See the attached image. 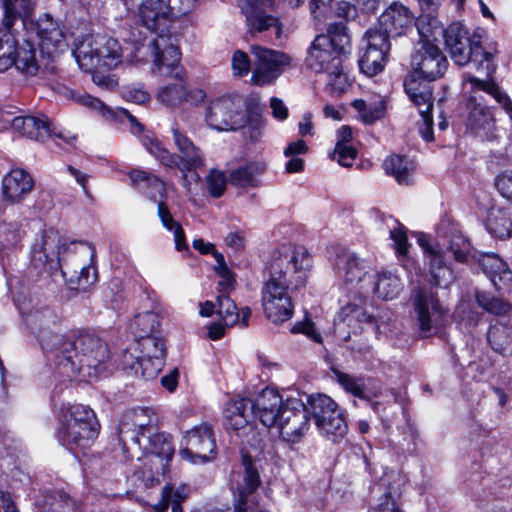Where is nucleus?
Segmentation results:
<instances>
[{
    "mask_svg": "<svg viewBox=\"0 0 512 512\" xmlns=\"http://www.w3.org/2000/svg\"><path fill=\"white\" fill-rule=\"evenodd\" d=\"M312 256L303 247L285 248L270 264L269 279L262 287L261 302L265 316L274 324L292 318V292L306 285Z\"/></svg>",
    "mask_w": 512,
    "mask_h": 512,
    "instance_id": "nucleus-1",
    "label": "nucleus"
},
{
    "mask_svg": "<svg viewBox=\"0 0 512 512\" xmlns=\"http://www.w3.org/2000/svg\"><path fill=\"white\" fill-rule=\"evenodd\" d=\"M41 347L53 353L56 370L67 379L84 371L91 376V371H100L101 365L110 358L108 344L89 331L45 334L41 338Z\"/></svg>",
    "mask_w": 512,
    "mask_h": 512,
    "instance_id": "nucleus-2",
    "label": "nucleus"
},
{
    "mask_svg": "<svg viewBox=\"0 0 512 512\" xmlns=\"http://www.w3.org/2000/svg\"><path fill=\"white\" fill-rule=\"evenodd\" d=\"M89 250L90 247L82 242H62L58 231L51 228L45 230L41 239L33 245L31 262L39 270L59 267L71 289L85 291L97 281L94 267L77 263L80 258L87 257Z\"/></svg>",
    "mask_w": 512,
    "mask_h": 512,
    "instance_id": "nucleus-3",
    "label": "nucleus"
},
{
    "mask_svg": "<svg viewBox=\"0 0 512 512\" xmlns=\"http://www.w3.org/2000/svg\"><path fill=\"white\" fill-rule=\"evenodd\" d=\"M350 53V36L344 22L330 24L327 34L315 37L305 59L307 67L316 73H326L332 90L341 94L349 81L343 68V57Z\"/></svg>",
    "mask_w": 512,
    "mask_h": 512,
    "instance_id": "nucleus-4",
    "label": "nucleus"
},
{
    "mask_svg": "<svg viewBox=\"0 0 512 512\" xmlns=\"http://www.w3.org/2000/svg\"><path fill=\"white\" fill-rule=\"evenodd\" d=\"M35 5L36 0H0L5 28L10 30L17 21L25 25L26 18L31 15ZM12 66L30 76L35 75L39 69L34 45L29 41L19 44L15 36L7 31L0 35V73Z\"/></svg>",
    "mask_w": 512,
    "mask_h": 512,
    "instance_id": "nucleus-5",
    "label": "nucleus"
},
{
    "mask_svg": "<svg viewBox=\"0 0 512 512\" xmlns=\"http://www.w3.org/2000/svg\"><path fill=\"white\" fill-rule=\"evenodd\" d=\"M284 405L285 400L280 393L267 387L254 399L240 398L229 402L224 410L225 424L239 437H247L249 433L255 434L257 431L251 417L258 418L267 428L274 427Z\"/></svg>",
    "mask_w": 512,
    "mask_h": 512,
    "instance_id": "nucleus-6",
    "label": "nucleus"
},
{
    "mask_svg": "<svg viewBox=\"0 0 512 512\" xmlns=\"http://www.w3.org/2000/svg\"><path fill=\"white\" fill-rule=\"evenodd\" d=\"M205 121L218 131H235L248 124L256 132L262 126L258 102L254 99L244 100L240 95L212 100L206 107Z\"/></svg>",
    "mask_w": 512,
    "mask_h": 512,
    "instance_id": "nucleus-7",
    "label": "nucleus"
},
{
    "mask_svg": "<svg viewBox=\"0 0 512 512\" xmlns=\"http://www.w3.org/2000/svg\"><path fill=\"white\" fill-rule=\"evenodd\" d=\"M409 301L420 336L443 338L449 323V309L441 303L437 292L432 287L418 286L411 290Z\"/></svg>",
    "mask_w": 512,
    "mask_h": 512,
    "instance_id": "nucleus-8",
    "label": "nucleus"
},
{
    "mask_svg": "<svg viewBox=\"0 0 512 512\" xmlns=\"http://www.w3.org/2000/svg\"><path fill=\"white\" fill-rule=\"evenodd\" d=\"M99 423L92 409L80 404L63 409L57 439L61 445L76 453L88 448L97 438Z\"/></svg>",
    "mask_w": 512,
    "mask_h": 512,
    "instance_id": "nucleus-9",
    "label": "nucleus"
},
{
    "mask_svg": "<svg viewBox=\"0 0 512 512\" xmlns=\"http://www.w3.org/2000/svg\"><path fill=\"white\" fill-rule=\"evenodd\" d=\"M308 413L312 417L319 433L336 443L342 440L348 431V425L337 402L326 394H312L307 397Z\"/></svg>",
    "mask_w": 512,
    "mask_h": 512,
    "instance_id": "nucleus-10",
    "label": "nucleus"
},
{
    "mask_svg": "<svg viewBox=\"0 0 512 512\" xmlns=\"http://www.w3.org/2000/svg\"><path fill=\"white\" fill-rule=\"evenodd\" d=\"M444 37L450 57L459 66L473 63L480 68L489 62L491 54L481 46L480 40L469 35L468 30L459 22L450 24L446 29H438Z\"/></svg>",
    "mask_w": 512,
    "mask_h": 512,
    "instance_id": "nucleus-11",
    "label": "nucleus"
},
{
    "mask_svg": "<svg viewBox=\"0 0 512 512\" xmlns=\"http://www.w3.org/2000/svg\"><path fill=\"white\" fill-rule=\"evenodd\" d=\"M81 68L113 69L121 63L122 54L119 42L106 35L90 37L82 42L74 51Z\"/></svg>",
    "mask_w": 512,
    "mask_h": 512,
    "instance_id": "nucleus-12",
    "label": "nucleus"
},
{
    "mask_svg": "<svg viewBox=\"0 0 512 512\" xmlns=\"http://www.w3.org/2000/svg\"><path fill=\"white\" fill-rule=\"evenodd\" d=\"M435 33L431 37L420 36V41L411 55V74H417L423 79L435 81L441 78L448 67L446 56L440 48L431 42L435 39Z\"/></svg>",
    "mask_w": 512,
    "mask_h": 512,
    "instance_id": "nucleus-13",
    "label": "nucleus"
},
{
    "mask_svg": "<svg viewBox=\"0 0 512 512\" xmlns=\"http://www.w3.org/2000/svg\"><path fill=\"white\" fill-rule=\"evenodd\" d=\"M146 48L151 53L154 67L160 74L184 80V68L179 65L181 53L177 36L158 34Z\"/></svg>",
    "mask_w": 512,
    "mask_h": 512,
    "instance_id": "nucleus-14",
    "label": "nucleus"
},
{
    "mask_svg": "<svg viewBox=\"0 0 512 512\" xmlns=\"http://www.w3.org/2000/svg\"><path fill=\"white\" fill-rule=\"evenodd\" d=\"M255 58L252 72V82L258 86L273 83L291 63V57L282 52L259 45L250 48Z\"/></svg>",
    "mask_w": 512,
    "mask_h": 512,
    "instance_id": "nucleus-15",
    "label": "nucleus"
},
{
    "mask_svg": "<svg viewBox=\"0 0 512 512\" xmlns=\"http://www.w3.org/2000/svg\"><path fill=\"white\" fill-rule=\"evenodd\" d=\"M307 403L301 399L288 397L282 413L278 417L277 427L282 439L289 443H298L309 430Z\"/></svg>",
    "mask_w": 512,
    "mask_h": 512,
    "instance_id": "nucleus-16",
    "label": "nucleus"
},
{
    "mask_svg": "<svg viewBox=\"0 0 512 512\" xmlns=\"http://www.w3.org/2000/svg\"><path fill=\"white\" fill-rule=\"evenodd\" d=\"M158 431L157 417L153 410L138 407L126 411L118 425L119 441L125 446L129 441L139 444L144 437Z\"/></svg>",
    "mask_w": 512,
    "mask_h": 512,
    "instance_id": "nucleus-17",
    "label": "nucleus"
},
{
    "mask_svg": "<svg viewBox=\"0 0 512 512\" xmlns=\"http://www.w3.org/2000/svg\"><path fill=\"white\" fill-rule=\"evenodd\" d=\"M274 0H238V7L245 16L248 31L251 34L273 31L276 38L282 33L280 19L272 15Z\"/></svg>",
    "mask_w": 512,
    "mask_h": 512,
    "instance_id": "nucleus-18",
    "label": "nucleus"
},
{
    "mask_svg": "<svg viewBox=\"0 0 512 512\" xmlns=\"http://www.w3.org/2000/svg\"><path fill=\"white\" fill-rule=\"evenodd\" d=\"M215 450L211 427L204 423L186 432L179 453L192 463H206L213 458Z\"/></svg>",
    "mask_w": 512,
    "mask_h": 512,
    "instance_id": "nucleus-19",
    "label": "nucleus"
},
{
    "mask_svg": "<svg viewBox=\"0 0 512 512\" xmlns=\"http://www.w3.org/2000/svg\"><path fill=\"white\" fill-rule=\"evenodd\" d=\"M242 466V471L235 473L231 481V490L234 495V512H251L248 510V497L257 490L261 480L251 456L242 455Z\"/></svg>",
    "mask_w": 512,
    "mask_h": 512,
    "instance_id": "nucleus-20",
    "label": "nucleus"
},
{
    "mask_svg": "<svg viewBox=\"0 0 512 512\" xmlns=\"http://www.w3.org/2000/svg\"><path fill=\"white\" fill-rule=\"evenodd\" d=\"M367 46L365 52L358 60L360 71L369 76H375L380 73L388 59L391 49L390 40L385 35L376 30H367L365 33Z\"/></svg>",
    "mask_w": 512,
    "mask_h": 512,
    "instance_id": "nucleus-21",
    "label": "nucleus"
},
{
    "mask_svg": "<svg viewBox=\"0 0 512 512\" xmlns=\"http://www.w3.org/2000/svg\"><path fill=\"white\" fill-rule=\"evenodd\" d=\"M415 21L414 15L406 6L393 3L379 16L377 25L370 29L376 30L390 40L405 34Z\"/></svg>",
    "mask_w": 512,
    "mask_h": 512,
    "instance_id": "nucleus-22",
    "label": "nucleus"
},
{
    "mask_svg": "<svg viewBox=\"0 0 512 512\" xmlns=\"http://www.w3.org/2000/svg\"><path fill=\"white\" fill-rule=\"evenodd\" d=\"M468 118L467 128L476 137L483 141H495L498 139L495 118L490 109L485 105L477 103L474 98H470L467 104Z\"/></svg>",
    "mask_w": 512,
    "mask_h": 512,
    "instance_id": "nucleus-23",
    "label": "nucleus"
},
{
    "mask_svg": "<svg viewBox=\"0 0 512 512\" xmlns=\"http://www.w3.org/2000/svg\"><path fill=\"white\" fill-rule=\"evenodd\" d=\"M430 80L408 73L404 79V90L419 113L433 111V87Z\"/></svg>",
    "mask_w": 512,
    "mask_h": 512,
    "instance_id": "nucleus-24",
    "label": "nucleus"
},
{
    "mask_svg": "<svg viewBox=\"0 0 512 512\" xmlns=\"http://www.w3.org/2000/svg\"><path fill=\"white\" fill-rule=\"evenodd\" d=\"M138 7V17L148 30L157 32L160 25L174 16L165 0H137L132 9Z\"/></svg>",
    "mask_w": 512,
    "mask_h": 512,
    "instance_id": "nucleus-25",
    "label": "nucleus"
},
{
    "mask_svg": "<svg viewBox=\"0 0 512 512\" xmlns=\"http://www.w3.org/2000/svg\"><path fill=\"white\" fill-rule=\"evenodd\" d=\"M41 50L51 55L65 46L64 34L59 24L48 14H44L35 24Z\"/></svg>",
    "mask_w": 512,
    "mask_h": 512,
    "instance_id": "nucleus-26",
    "label": "nucleus"
},
{
    "mask_svg": "<svg viewBox=\"0 0 512 512\" xmlns=\"http://www.w3.org/2000/svg\"><path fill=\"white\" fill-rule=\"evenodd\" d=\"M404 483V478L398 472H386L376 485L379 490L384 489V491L378 498L375 512H389L399 507L397 498L402 493Z\"/></svg>",
    "mask_w": 512,
    "mask_h": 512,
    "instance_id": "nucleus-27",
    "label": "nucleus"
},
{
    "mask_svg": "<svg viewBox=\"0 0 512 512\" xmlns=\"http://www.w3.org/2000/svg\"><path fill=\"white\" fill-rule=\"evenodd\" d=\"M438 238L441 245L452 253L456 261L464 263L468 260L471 250L470 241L456 227L442 223Z\"/></svg>",
    "mask_w": 512,
    "mask_h": 512,
    "instance_id": "nucleus-28",
    "label": "nucleus"
},
{
    "mask_svg": "<svg viewBox=\"0 0 512 512\" xmlns=\"http://www.w3.org/2000/svg\"><path fill=\"white\" fill-rule=\"evenodd\" d=\"M31 175L23 169H13L2 180L4 198L11 202H20L33 189Z\"/></svg>",
    "mask_w": 512,
    "mask_h": 512,
    "instance_id": "nucleus-29",
    "label": "nucleus"
},
{
    "mask_svg": "<svg viewBox=\"0 0 512 512\" xmlns=\"http://www.w3.org/2000/svg\"><path fill=\"white\" fill-rule=\"evenodd\" d=\"M483 273L487 275L497 290L507 287L512 281V272L506 262L497 254L485 253L478 260Z\"/></svg>",
    "mask_w": 512,
    "mask_h": 512,
    "instance_id": "nucleus-30",
    "label": "nucleus"
},
{
    "mask_svg": "<svg viewBox=\"0 0 512 512\" xmlns=\"http://www.w3.org/2000/svg\"><path fill=\"white\" fill-rule=\"evenodd\" d=\"M21 314L24 316L26 324L34 331L37 332L39 343L45 334H57L52 330L58 322L59 318L48 306L41 305L33 307L31 311L25 314L24 310L19 307Z\"/></svg>",
    "mask_w": 512,
    "mask_h": 512,
    "instance_id": "nucleus-31",
    "label": "nucleus"
},
{
    "mask_svg": "<svg viewBox=\"0 0 512 512\" xmlns=\"http://www.w3.org/2000/svg\"><path fill=\"white\" fill-rule=\"evenodd\" d=\"M487 341L494 352L504 356H512V319H498L490 325Z\"/></svg>",
    "mask_w": 512,
    "mask_h": 512,
    "instance_id": "nucleus-32",
    "label": "nucleus"
},
{
    "mask_svg": "<svg viewBox=\"0 0 512 512\" xmlns=\"http://www.w3.org/2000/svg\"><path fill=\"white\" fill-rule=\"evenodd\" d=\"M11 126L23 136L36 141H44L53 133L45 116H17L13 118Z\"/></svg>",
    "mask_w": 512,
    "mask_h": 512,
    "instance_id": "nucleus-33",
    "label": "nucleus"
},
{
    "mask_svg": "<svg viewBox=\"0 0 512 512\" xmlns=\"http://www.w3.org/2000/svg\"><path fill=\"white\" fill-rule=\"evenodd\" d=\"M68 96L83 106L100 111L103 115L109 114L113 118L126 117L132 125L137 127L138 131L143 129V126L137 121V119L124 108L118 107L113 110L107 107L101 100L80 91L69 90Z\"/></svg>",
    "mask_w": 512,
    "mask_h": 512,
    "instance_id": "nucleus-34",
    "label": "nucleus"
},
{
    "mask_svg": "<svg viewBox=\"0 0 512 512\" xmlns=\"http://www.w3.org/2000/svg\"><path fill=\"white\" fill-rule=\"evenodd\" d=\"M137 446L147 454L170 461L175 452L172 437L165 432L154 431L144 437Z\"/></svg>",
    "mask_w": 512,
    "mask_h": 512,
    "instance_id": "nucleus-35",
    "label": "nucleus"
},
{
    "mask_svg": "<svg viewBox=\"0 0 512 512\" xmlns=\"http://www.w3.org/2000/svg\"><path fill=\"white\" fill-rule=\"evenodd\" d=\"M205 166V156L202 150L194 145L192 148L184 149L178 154L172 153L170 168H177L183 174V179L186 185H189L187 180V172L195 171Z\"/></svg>",
    "mask_w": 512,
    "mask_h": 512,
    "instance_id": "nucleus-36",
    "label": "nucleus"
},
{
    "mask_svg": "<svg viewBox=\"0 0 512 512\" xmlns=\"http://www.w3.org/2000/svg\"><path fill=\"white\" fill-rule=\"evenodd\" d=\"M486 228L497 238L504 239L512 236V213L509 209L492 207L488 211Z\"/></svg>",
    "mask_w": 512,
    "mask_h": 512,
    "instance_id": "nucleus-37",
    "label": "nucleus"
},
{
    "mask_svg": "<svg viewBox=\"0 0 512 512\" xmlns=\"http://www.w3.org/2000/svg\"><path fill=\"white\" fill-rule=\"evenodd\" d=\"M336 267L347 283L360 281L365 275V267L357 255L349 250L343 249L336 259Z\"/></svg>",
    "mask_w": 512,
    "mask_h": 512,
    "instance_id": "nucleus-38",
    "label": "nucleus"
},
{
    "mask_svg": "<svg viewBox=\"0 0 512 512\" xmlns=\"http://www.w3.org/2000/svg\"><path fill=\"white\" fill-rule=\"evenodd\" d=\"M189 497V490L185 485L174 487L166 484L161 490V499L154 506L156 512H166L171 507V512H184L182 503Z\"/></svg>",
    "mask_w": 512,
    "mask_h": 512,
    "instance_id": "nucleus-39",
    "label": "nucleus"
},
{
    "mask_svg": "<svg viewBox=\"0 0 512 512\" xmlns=\"http://www.w3.org/2000/svg\"><path fill=\"white\" fill-rule=\"evenodd\" d=\"M418 4L423 12L416 21L415 26L419 35L422 37H431L437 29L440 28L439 22L435 17H433V13L438 10L441 6L443 0H417Z\"/></svg>",
    "mask_w": 512,
    "mask_h": 512,
    "instance_id": "nucleus-40",
    "label": "nucleus"
},
{
    "mask_svg": "<svg viewBox=\"0 0 512 512\" xmlns=\"http://www.w3.org/2000/svg\"><path fill=\"white\" fill-rule=\"evenodd\" d=\"M337 383L347 393L362 400H370L371 393L368 389V378L363 375H353L340 370L333 371Z\"/></svg>",
    "mask_w": 512,
    "mask_h": 512,
    "instance_id": "nucleus-41",
    "label": "nucleus"
},
{
    "mask_svg": "<svg viewBox=\"0 0 512 512\" xmlns=\"http://www.w3.org/2000/svg\"><path fill=\"white\" fill-rule=\"evenodd\" d=\"M475 300L479 307L499 319H512V305L503 298L483 291L475 292Z\"/></svg>",
    "mask_w": 512,
    "mask_h": 512,
    "instance_id": "nucleus-42",
    "label": "nucleus"
},
{
    "mask_svg": "<svg viewBox=\"0 0 512 512\" xmlns=\"http://www.w3.org/2000/svg\"><path fill=\"white\" fill-rule=\"evenodd\" d=\"M383 168L386 174L393 176L399 184L408 185L410 183L413 163L408 157L398 154L391 155L384 160Z\"/></svg>",
    "mask_w": 512,
    "mask_h": 512,
    "instance_id": "nucleus-43",
    "label": "nucleus"
},
{
    "mask_svg": "<svg viewBox=\"0 0 512 512\" xmlns=\"http://www.w3.org/2000/svg\"><path fill=\"white\" fill-rule=\"evenodd\" d=\"M454 317L457 324L467 332H471L479 324L482 313L470 299H461L457 304Z\"/></svg>",
    "mask_w": 512,
    "mask_h": 512,
    "instance_id": "nucleus-44",
    "label": "nucleus"
},
{
    "mask_svg": "<svg viewBox=\"0 0 512 512\" xmlns=\"http://www.w3.org/2000/svg\"><path fill=\"white\" fill-rule=\"evenodd\" d=\"M403 289L400 278L389 271H383L378 274L374 286L375 294L383 300H392L396 298Z\"/></svg>",
    "mask_w": 512,
    "mask_h": 512,
    "instance_id": "nucleus-45",
    "label": "nucleus"
},
{
    "mask_svg": "<svg viewBox=\"0 0 512 512\" xmlns=\"http://www.w3.org/2000/svg\"><path fill=\"white\" fill-rule=\"evenodd\" d=\"M41 512H77V503L64 491H52L44 497Z\"/></svg>",
    "mask_w": 512,
    "mask_h": 512,
    "instance_id": "nucleus-46",
    "label": "nucleus"
},
{
    "mask_svg": "<svg viewBox=\"0 0 512 512\" xmlns=\"http://www.w3.org/2000/svg\"><path fill=\"white\" fill-rule=\"evenodd\" d=\"M159 326V315L154 311L138 313L130 323L132 332L138 338H142V335H155Z\"/></svg>",
    "mask_w": 512,
    "mask_h": 512,
    "instance_id": "nucleus-47",
    "label": "nucleus"
},
{
    "mask_svg": "<svg viewBox=\"0 0 512 512\" xmlns=\"http://www.w3.org/2000/svg\"><path fill=\"white\" fill-rule=\"evenodd\" d=\"M470 82L476 89L485 91L491 95L508 114L512 121V101L506 92L502 91L500 87L493 81H484L473 77L470 79Z\"/></svg>",
    "mask_w": 512,
    "mask_h": 512,
    "instance_id": "nucleus-48",
    "label": "nucleus"
},
{
    "mask_svg": "<svg viewBox=\"0 0 512 512\" xmlns=\"http://www.w3.org/2000/svg\"><path fill=\"white\" fill-rule=\"evenodd\" d=\"M430 275L433 286H445L453 280L452 270L446 265L443 256L440 253L431 251L429 258Z\"/></svg>",
    "mask_w": 512,
    "mask_h": 512,
    "instance_id": "nucleus-49",
    "label": "nucleus"
},
{
    "mask_svg": "<svg viewBox=\"0 0 512 512\" xmlns=\"http://www.w3.org/2000/svg\"><path fill=\"white\" fill-rule=\"evenodd\" d=\"M138 348L141 357H149L164 361L166 356V347L164 341L156 335H142L138 340Z\"/></svg>",
    "mask_w": 512,
    "mask_h": 512,
    "instance_id": "nucleus-50",
    "label": "nucleus"
},
{
    "mask_svg": "<svg viewBox=\"0 0 512 512\" xmlns=\"http://www.w3.org/2000/svg\"><path fill=\"white\" fill-rule=\"evenodd\" d=\"M256 173L257 167L254 164H247L232 170L228 175V180L231 185L236 187H256L258 186Z\"/></svg>",
    "mask_w": 512,
    "mask_h": 512,
    "instance_id": "nucleus-51",
    "label": "nucleus"
},
{
    "mask_svg": "<svg viewBox=\"0 0 512 512\" xmlns=\"http://www.w3.org/2000/svg\"><path fill=\"white\" fill-rule=\"evenodd\" d=\"M216 302V313L224 324L228 327L235 325L240 317L235 302L227 294H219Z\"/></svg>",
    "mask_w": 512,
    "mask_h": 512,
    "instance_id": "nucleus-52",
    "label": "nucleus"
},
{
    "mask_svg": "<svg viewBox=\"0 0 512 512\" xmlns=\"http://www.w3.org/2000/svg\"><path fill=\"white\" fill-rule=\"evenodd\" d=\"M130 180L139 190L152 188L159 195L165 193L164 183L155 175L143 170H132L129 173Z\"/></svg>",
    "mask_w": 512,
    "mask_h": 512,
    "instance_id": "nucleus-53",
    "label": "nucleus"
},
{
    "mask_svg": "<svg viewBox=\"0 0 512 512\" xmlns=\"http://www.w3.org/2000/svg\"><path fill=\"white\" fill-rule=\"evenodd\" d=\"M227 181L229 180L224 172L218 169H211L206 176V185L209 194L213 198H220L226 190Z\"/></svg>",
    "mask_w": 512,
    "mask_h": 512,
    "instance_id": "nucleus-54",
    "label": "nucleus"
},
{
    "mask_svg": "<svg viewBox=\"0 0 512 512\" xmlns=\"http://www.w3.org/2000/svg\"><path fill=\"white\" fill-rule=\"evenodd\" d=\"M338 318L343 322L348 321V325H350V322L353 320L367 324L376 323L375 317L372 314H368L364 309L357 305L350 304L340 310Z\"/></svg>",
    "mask_w": 512,
    "mask_h": 512,
    "instance_id": "nucleus-55",
    "label": "nucleus"
},
{
    "mask_svg": "<svg viewBox=\"0 0 512 512\" xmlns=\"http://www.w3.org/2000/svg\"><path fill=\"white\" fill-rule=\"evenodd\" d=\"M185 88L182 84H172L162 87L157 94L158 100L167 105L174 106L182 101Z\"/></svg>",
    "mask_w": 512,
    "mask_h": 512,
    "instance_id": "nucleus-56",
    "label": "nucleus"
},
{
    "mask_svg": "<svg viewBox=\"0 0 512 512\" xmlns=\"http://www.w3.org/2000/svg\"><path fill=\"white\" fill-rule=\"evenodd\" d=\"M142 143L151 155L158 159L163 165L170 168L172 153L169 152L157 139L144 136L142 138Z\"/></svg>",
    "mask_w": 512,
    "mask_h": 512,
    "instance_id": "nucleus-57",
    "label": "nucleus"
},
{
    "mask_svg": "<svg viewBox=\"0 0 512 512\" xmlns=\"http://www.w3.org/2000/svg\"><path fill=\"white\" fill-rule=\"evenodd\" d=\"M330 157L343 167H351L357 157V150L347 143H336Z\"/></svg>",
    "mask_w": 512,
    "mask_h": 512,
    "instance_id": "nucleus-58",
    "label": "nucleus"
},
{
    "mask_svg": "<svg viewBox=\"0 0 512 512\" xmlns=\"http://www.w3.org/2000/svg\"><path fill=\"white\" fill-rule=\"evenodd\" d=\"M24 231L17 223L3 224L0 226V238L3 247L14 246L19 243Z\"/></svg>",
    "mask_w": 512,
    "mask_h": 512,
    "instance_id": "nucleus-59",
    "label": "nucleus"
},
{
    "mask_svg": "<svg viewBox=\"0 0 512 512\" xmlns=\"http://www.w3.org/2000/svg\"><path fill=\"white\" fill-rule=\"evenodd\" d=\"M163 360L149 358V357H141L138 363V376L143 378L144 380L154 379L158 373L161 371L163 367Z\"/></svg>",
    "mask_w": 512,
    "mask_h": 512,
    "instance_id": "nucleus-60",
    "label": "nucleus"
},
{
    "mask_svg": "<svg viewBox=\"0 0 512 512\" xmlns=\"http://www.w3.org/2000/svg\"><path fill=\"white\" fill-rule=\"evenodd\" d=\"M394 226L390 228V237L393 240L396 252L399 255H406L408 253V239L404 226L401 225L397 220L391 219Z\"/></svg>",
    "mask_w": 512,
    "mask_h": 512,
    "instance_id": "nucleus-61",
    "label": "nucleus"
},
{
    "mask_svg": "<svg viewBox=\"0 0 512 512\" xmlns=\"http://www.w3.org/2000/svg\"><path fill=\"white\" fill-rule=\"evenodd\" d=\"M494 184L498 192L512 203V170H505L497 174Z\"/></svg>",
    "mask_w": 512,
    "mask_h": 512,
    "instance_id": "nucleus-62",
    "label": "nucleus"
},
{
    "mask_svg": "<svg viewBox=\"0 0 512 512\" xmlns=\"http://www.w3.org/2000/svg\"><path fill=\"white\" fill-rule=\"evenodd\" d=\"M171 134L172 140L178 152L187 148L191 149L192 146L195 145L193 141L188 137L186 131L177 122L173 123L171 126Z\"/></svg>",
    "mask_w": 512,
    "mask_h": 512,
    "instance_id": "nucleus-63",
    "label": "nucleus"
},
{
    "mask_svg": "<svg viewBox=\"0 0 512 512\" xmlns=\"http://www.w3.org/2000/svg\"><path fill=\"white\" fill-rule=\"evenodd\" d=\"M250 65H251V62H250L249 56L245 52H243L241 50H237L233 53L232 69H233L234 75H238V76L247 75L250 71Z\"/></svg>",
    "mask_w": 512,
    "mask_h": 512,
    "instance_id": "nucleus-64",
    "label": "nucleus"
}]
</instances>
